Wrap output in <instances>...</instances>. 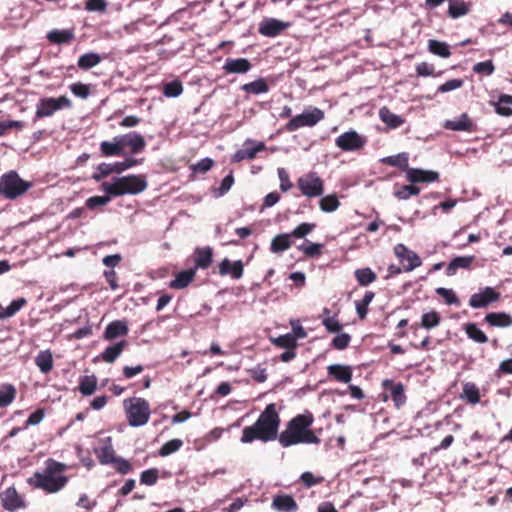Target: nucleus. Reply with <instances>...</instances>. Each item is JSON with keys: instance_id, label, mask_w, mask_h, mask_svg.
<instances>
[{"instance_id": "obj_59", "label": "nucleus", "mask_w": 512, "mask_h": 512, "mask_svg": "<svg viewBox=\"0 0 512 512\" xmlns=\"http://www.w3.org/2000/svg\"><path fill=\"white\" fill-rule=\"evenodd\" d=\"M111 197L112 196H110L108 194L106 196H92L86 200L85 206L88 209L94 210L97 207L104 206V205L108 204L111 200Z\"/></svg>"}, {"instance_id": "obj_3", "label": "nucleus", "mask_w": 512, "mask_h": 512, "mask_svg": "<svg viewBox=\"0 0 512 512\" xmlns=\"http://www.w3.org/2000/svg\"><path fill=\"white\" fill-rule=\"evenodd\" d=\"M147 188V182L142 175L114 177L111 182H103L101 190L112 197L125 194H139Z\"/></svg>"}, {"instance_id": "obj_33", "label": "nucleus", "mask_w": 512, "mask_h": 512, "mask_svg": "<svg viewBox=\"0 0 512 512\" xmlns=\"http://www.w3.org/2000/svg\"><path fill=\"white\" fill-rule=\"evenodd\" d=\"M95 453L101 464H112L116 458L110 438L102 446L96 448Z\"/></svg>"}, {"instance_id": "obj_58", "label": "nucleus", "mask_w": 512, "mask_h": 512, "mask_svg": "<svg viewBox=\"0 0 512 512\" xmlns=\"http://www.w3.org/2000/svg\"><path fill=\"white\" fill-rule=\"evenodd\" d=\"M316 227L315 223H301L291 232L292 237L295 238H304L309 233H311Z\"/></svg>"}, {"instance_id": "obj_5", "label": "nucleus", "mask_w": 512, "mask_h": 512, "mask_svg": "<svg viewBox=\"0 0 512 512\" xmlns=\"http://www.w3.org/2000/svg\"><path fill=\"white\" fill-rule=\"evenodd\" d=\"M31 187L32 183L20 178L14 170L0 177V195L6 199L14 200L24 195Z\"/></svg>"}, {"instance_id": "obj_26", "label": "nucleus", "mask_w": 512, "mask_h": 512, "mask_svg": "<svg viewBox=\"0 0 512 512\" xmlns=\"http://www.w3.org/2000/svg\"><path fill=\"white\" fill-rule=\"evenodd\" d=\"M475 261V256H457L453 258L446 268V275L453 276L456 274L458 269H471L472 264Z\"/></svg>"}, {"instance_id": "obj_51", "label": "nucleus", "mask_w": 512, "mask_h": 512, "mask_svg": "<svg viewBox=\"0 0 512 512\" xmlns=\"http://www.w3.org/2000/svg\"><path fill=\"white\" fill-rule=\"evenodd\" d=\"M463 395L471 404H477L480 401L479 389L474 383L464 385Z\"/></svg>"}, {"instance_id": "obj_62", "label": "nucleus", "mask_w": 512, "mask_h": 512, "mask_svg": "<svg viewBox=\"0 0 512 512\" xmlns=\"http://www.w3.org/2000/svg\"><path fill=\"white\" fill-rule=\"evenodd\" d=\"M45 417V409L38 408L30 414L28 419L25 421L23 429H27L29 426L38 425Z\"/></svg>"}, {"instance_id": "obj_16", "label": "nucleus", "mask_w": 512, "mask_h": 512, "mask_svg": "<svg viewBox=\"0 0 512 512\" xmlns=\"http://www.w3.org/2000/svg\"><path fill=\"white\" fill-rule=\"evenodd\" d=\"M245 148L238 150L234 154V161L240 162L242 160L248 159L253 160L257 153L263 151L266 149V145L263 142H254V141H247L245 144Z\"/></svg>"}, {"instance_id": "obj_28", "label": "nucleus", "mask_w": 512, "mask_h": 512, "mask_svg": "<svg viewBox=\"0 0 512 512\" xmlns=\"http://www.w3.org/2000/svg\"><path fill=\"white\" fill-rule=\"evenodd\" d=\"M128 346L126 340H121L113 345L108 346L101 354L100 358L106 363H113Z\"/></svg>"}, {"instance_id": "obj_6", "label": "nucleus", "mask_w": 512, "mask_h": 512, "mask_svg": "<svg viewBox=\"0 0 512 512\" xmlns=\"http://www.w3.org/2000/svg\"><path fill=\"white\" fill-rule=\"evenodd\" d=\"M72 107L71 100L62 95L58 98L54 97H43L36 103V111L33 117V122H37L39 119L51 117L55 112L61 109H67Z\"/></svg>"}, {"instance_id": "obj_39", "label": "nucleus", "mask_w": 512, "mask_h": 512, "mask_svg": "<svg viewBox=\"0 0 512 512\" xmlns=\"http://www.w3.org/2000/svg\"><path fill=\"white\" fill-rule=\"evenodd\" d=\"M375 293L373 291H366L361 300L355 301V308L359 319L364 320L368 314V306L373 301Z\"/></svg>"}, {"instance_id": "obj_53", "label": "nucleus", "mask_w": 512, "mask_h": 512, "mask_svg": "<svg viewBox=\"0 0 512 512\" xmlns=\"http://www.w3.org/2000/svg\"><path fill=\"white\" fill-rule=\"evenodd\" d=\"M322 325L329 333H339L343 329L337 315L326 316L322 319Z\"/></svg>"}, {"instance_id": "obj_18", "label": "nucleus", "mask_w": 512, "mask_h": 512, "mask_svg": "<svg viewBox=\"0 0 512 512\" xmlns=\"http://www.w3.org/2000/svg\"><path fill=\"white\" fill-rule=\"evenodd\" d=\"M252 68V64L246 58H227L223 69L228 74H244Z\"/></svg>"}, {"instance_id": "obj_19", "label": "nucleus", "mask_w": 512, "mask_h": 512, "mask_svg": "<svg viewBox=\"0 0 512 512\" xmlns=\"http://www.w3.org/2000/svg\"><path fill=\"white\" fill-rule=\"evenodd\" d=\"M272 508L279 512H296L298 504L291 495L277 494L272 501Z\"/></svg>"}, {"instance_id": "obj_15", "label": "nucleus", "mask_w": 512, "mask_h": 512, "mask_svg": "<svg viewBox=\"0 0 512 512\" xmlns=\"http://www.w3.org/2000/svg\"><path fill=\"white\" fill-rule=\"evenodd\" d=\"M382 387L386 392L390 393L395 406L399 408L406 402V395L404 392V385L401 382H394L391 379H385L382 382Z\"/></svg>"}, {"instance_id": "obj_45", "label": "nucleus", "mask_w": 512, "mask_h": 512, "mask_svg": "<svg viewBox=\"0 0 512 512\" xmlns=\"http://www.w3.org/2000/svg\"><path fill=\"white\" fill-rule=\"evenodd\" d=\"M428 49L431 53L442 58H448L451 55L450 47L446 42L430 39L428 41Z\"/></svg>"}, {"instance_id": "obj_4", "label": "nucleus", "mask_w": 512, "mask_h": 512, "mask_svg": "<svg viewBox=\"0 0 512 512\" xmlns=\"http://www.w3.org/2000/svg\"><path fill=\"white\" fill-rule=\"evenodd\" d=\"M128 424L132 427H140L148 423L150 419V404L141 397H131L123 401Z\"/></svg>"}, {"instance_id": "obj_47", "label": "nucleus", "mask_w": 512, "mask_h": 512, "mask_svg": "<svg viewBox=\"0 0 512 512\" xmlns=\"http://www.w3.org/2000/svg\"><path fill=\"white\" fill-rule=\"evenodd\" d=\"M319 206L323 212L331 213L339 208L340 202L336 194H330L320 199Z\"/></svg>"}, {"instance_id": "obj_40", "label": "nucleus", "mask_w": 512, "mask_h": 512, "mask_svg": "<svg viewBox=\"0 0 512 512\" xmlns=\"http://www.w3.org/2000/svg\"><path fill=\"white\" fill-rule=\"evenodd\" d=\"M16 388L12 384H3L0 388V408H5L13 403L16 398Z\"/></svg>"}, {"instance_id": "obj_29", "label": "nucleus", "mask_w": 512, "mask_h": 512, "mask_svg": "<svg viewBox=\"0 0 512 512\" xmlns=\"http://www.w3.org/2000/svg\"><path fill=\"white\" fill-rule=\"evenodd\" d=\"M195 275L196 271L193 268L181 271L170 281L169 287L172 289H184L194 280Z\"/></svg>"}, {"instance_id": "obj_22", "label": "nucleus", "mask_w": 512, "mask_h": 512, "mask_svg": "<svg viewBox=\"0 0 512 512\" xmlns=\"http://www.w3.org/2000/svg\"><path fill=\"white\" fill-rule=\"evenodd\" d=\"M129 332V328L127 326V323L122 320H114L110 322L104 333H103V339L107 341H111L117 337L120 336H126Z\"/></svg>"}, {"instance_id": "obj_17", "label": "nucleus", "mask_w": 512, "mask_h": 512, "mask_svg": "<svg viewBox=\"0 0 512 512\" xmlns=\"http://www.w3.org/2000/svg\"><path fill=\"white\" fill-rule=\"evenodd\" d=\"M243 272L244 266L241 260L232 262L225 258L219 263V274L221 276L230 275L233 279H240L243 276Z\"/></svg>"}, {"instance_id": "obj_52", "label": "nucleus", "mask_w": 512, "mask_h": 512, "mask_svg": "<svg viewBox=\"0 0 512 512\" xmlns=\"http://www.w3.org/2000/svg\"><path fill=\"white\" fill-rule=\"evenodd\" d=\"M183 446V441L180 439H172L164 443L159 449V455L162 457L168 456L178 451Z\"/></svg>"}, {"instance_id": "obj_36", "label": "nucleus", "mask_w": 512, "mask_h": 512, "mask_svg": "<svg viewBox=\"0 0 512 512\" xmlns=\"http://www.w3.org/2000/svg\"><path fill=\"white\" fill-rule=\"evenodd\" d=\"M35 364L39 370L47 374L53 369V356L50 350H43L35 357Z\"/></svg>"}, {"instance_id": "obj_8", "label": "nucleus", "mask_w": 512, "mask_h": 512, "mask_svg": "<svg viewBox=\"0 0 512 512\" xmlns=\"http://www.w3.org/2000/svg\"><path fill=\"white\" fill-rule=\"evenodd\" d=\"M297 187L302 195L314 198L323 194L324 181L316 172H309L297 179Z\"/></svg>"}, {"instance_id": "obj_7", "label": "nucleus", "mask_w": 512, "mask_h": 512, "mask_svg": "<svg viewBox=\"0 0 512 512\" xmlns=\"http://www.w3.org/2000/svg\"><path fill=\"white\" fill-rule=\"evenodd\" d=\"M0 504L8 512H17L28 507L25 494L19 492L14 485L0 491Z\"/></svg>"}, {"instance_id": "obj_9", "label": "nucleus", "mask_w": 512, "mask_h": 512, "mask_svg": "<svg viewBox=\"0 0 512 512\" xmlns=\"http://www.w3.org/2000/svg\"><path fill=\"white\" fill-rule=\"evenodd\" d=\"M325 117V113L323 110L314 107L309 111H304L302 114H299L290 119L285 125V129L288 132H294L301 127H313L318 122L322 121Z\"/></svg>"}, {"instance_id": "obj_23", "label": "nucleus", "mask_w": 512, "mask_h": 512, "mask_svg": "<svg viewBox=\"0 0 512 512\" xmlns=\"http://www.w3.org/2000/svg\"><path fill=\"white\" fill-rule=\"evenodd\" d=\"M444 128L452 131H475V124L470 119L467 113H463L459 119L447 120L444 123Z\"/></svg>"}, {"instance_id": "obj_24", "label": "nucleus", "mask_w": 512, "mask_h": 512, "mask_svg": "<svg viewBox=\"0 0 512 512\" xmlns=\"http://www.w3.org/2000/svg\"><path fill=\"white\" fill-rule=\"evenodd\" d=\"M46 38L51 44L65 45L70 44L75 39V34L73 29H53L47 33Z\"/></svg>"}, {"instance_id": "obj_25", "label": "nucleus", "mask_w": 512, "mask_h": 512, "mask_svg": "<svg viewBox=\"0 0 512 512\" xmlns=\"http://www.w3.org/2000/svg\"><path fill=\"white\" fill-rule=\"evenodd\" d=\"M66 469V466L62 463H58L56 461L50 460L47 464L46 475L42 476L40 474H36V480H67L65 476H61Z\"/></svg>"}, {"instance_id": "obj_10", "label": "nucleus", "mask_w": 512, "mask_h": 512, "mask_svg": "<svg viewBox=\"0 0 512 512\" xmlns=\"http://www.w3.org/2000/svg\"><path fill=\"white\" fill-rule=\"evenodd\" d=\"M367 140L355 130H349L340 134L335 139V145L344 152H356L366 145Z\"/></svg>"}, {"instance_id": "obj_27", "label": "nucleus", "mask_w": 512, "mask_h": 512, "mask_svg": "<svg viewBox=\"0 0 512 512\" xmlns=\"http://www.w3.org/2000/svg\"><path fill=\"white\" fill-rule=\"evenodd\" d=\"M484 321L491 327L506 328L512 325V316L505 312H490Z\"/></svg>"}, {"instance_id": "obj_44", "label": "nucleus", "mask_w": 512, "mask_h": 512, "mask_svg": "<svg viewBox=\"0 0 512 512\" xmlns=\"http://www.w3.org/2000/svg\"><path fill=\"white\" fill-rule=\"evenodd\" d=\"M101 60L102 58L99 54L90 52L81 55L78 59L77 65L82 70H88L97 66Z\"/></svg>"}, {"instance_id": "obj_54", "label": "nucleus", "mask_w": 512, "mask_h": 512, "mask_svg": "<svg viewBox=\"0 0 512 512\" xmlns=\"http://www.w3.org/2000/svg\"><path fill=\"white\" fill-rule=\"evenodd\" d=\"M34 487L43 490L46 494L60 491L67 482H33Z\"/></svg>"}, {"instance_id": "obj_21", "label": "nucleus", "mask_w": 512, "mask_h": 512, "mask_svg": "<svg viewBox=\"0 0 512 512\" xmlns=\"http://www.w3.org/2000/svg\"><path fill=\"white\" fill-rule=\"evenodd\" d=\"M213 261V249L209 246L197 247L194 250V262L195 266L193 269H207Z\"/></svg>"}, {"instance_id": "obj_42", "label": "nucleus", "mask_w": 512, "mask_h": 512, "mask_svg": "<svg viewBox=\"0 0 512 512\" xmlns=\"http://www.w3.org/2000/svg\"><path fill=\"white\" fill-rule=\"evenodd\" d=\"M464 330L469 339L481 344L488 342L487 335L477 326L476 323L465 324Z\"/></svg>"}, {"instance_id": "obj_30", "label": "nucleus", "mask_w": 512, "mask_h": 512, "mask_svg": "<svg viewBox=\"0 0 512 512\" xmlns=\"http://www.w3.org/2000/svg\"><path fill=\"white\" fill-rule=\"evenodd\" d=\"M379 117L381 121L385 123L390 129H396L405 123V119L403 117L394 114L386 106L380 108Z\"/></svg>"}, {"instance_id": "obj_55", "label": "nucleus", "mask_w": 512, "mask_h": 512, "mask_svg": "<svg viewBox=\"0 0 512 512\" xmlns=\"http://www.w3.org/2000/svg\"><path fill=\"white\" fill-rule=\"evenodd\" d=\"M100 151L103 156L110 157V156H120L121 153V147L118 146L114 141H103L100 143Z\"/></svg>"}, {"instance_id": "obj_14", "label": "nucleus", "mask_w": 512, "mask_h": 512, "mask_svg": "<svg viewBox=\"0 0 512 512\" xmlns=\"http://www.w3.org/2000/svg\"><path fill=\"white\" fill-rule=\"evenodd\" d=\"M406 180L411 184L432 183L439 180V173L433 170L410 168L407 170Z\"/></svg>"}, {"instance_id": "obj_32", "label": "nucleus", "mask_w": 512, "mask_h": 512, "mask_svg": "<svg viewBox=\"0 0 512 512\" xmlns=\"http://www.w3.org/2000/svg\"><path fill=\"white\" fill-rule=\"evenodd\" d=\"M380 162L389 166L397 167L398 169L405 171L406 173L407 170L410 169L409 155L406 152H402L393 156L384 157L380 160Z\"/></svg>"}, {"instance_id": "obj_48", "label": "nucleus", "mask_w": 512, "mask_h": 512, "mask_svg": "<svg viewBox=\"0 0 512 512\" xmlns=\"http://www.w3.org/2000/svg\"><path fill=\"white\" fill-rule=\"evenodd\" d=\"M441 316L437 311H430L424 313L421 317V327L429 330L437 327L440 324Z\"/></svg>"}, {"instance_id": "obj_43", "label": "nucleus", "mask_w": 512, "mask_h": 512, "mask_svg": "<svg viewBox=\"0 0 512 512\" xmlns=\"http://www.w3.org/2000/svg\"><path fill=\"white\" fill-rule=\"evenodd\" d=\"M127 140H128L127 147L130 148L131 153L138 154V153H141L142 151H144V149L146 147V142L142 135H140L136 132H131V133H128Z\"/></svg>"}, {"instance_id": "obj_38", "label": "nucleus", "mask_w": 512, "mask_h": 512, "mask_svg": "<svg viewBox=\"0 0 512 512\" xmlns=\"http://www.w3.org/2000/svg\"><path fill=\"white\" fill-rule=\"evenodd\" d=\"M420 194V188L415 184L409 185H396L393 195L399 200H407L412 196H417Z\"/></svg>"}, {"instance_id": "obj_46", "label": "nucleus", "mask_w": 512, "mask_h": 512, "mask_svg": "<svg viewBox=\"0 0 512 512\" xmlns=\"http://www.w3.org/2000/svg\"><path fill=\"white\" fill-rule=\"evenodd\" d=\"M324 245L321 243H311L307 241L304 244L297 246V249L301 251L308 258H315L322 254Z\"/></svg>"}, {"instance_id": "obj_12", "label": "nucleus", "mask_w": 512, "mask_h": 512, "mask_svg": "<svg viewBox=\"0 0 512 512\" xmlns=\"http://www.w3.org/2000/svg\"><path fill=\"white\" fill-rule=\"evenodd\" d=\"M290 26V22H284L276 18H264L259 23L258 32L264 37L274 38L279 36Z\"/></svg>"}, {"instance_id": "obj_41", "label": "nucleus", "mask_w": 512, "mask_h": 512, "mask_svg": "<svg viewBox=\"0 0 512 512\" xmlns=\"http://www.w3.org/2000/svg\"><path fill=\"white\" fill-rule=\"evenodd\" d=\"M354 276L360 286H368L377 279L376 273L369 267L357 269Z\"/></svg>"}, {"instance_id": "obj_57", "label": "nucleus", "mask_w": 512, "mask_h": 512, "mask_svg": "<svg viewBox=\"0 0 512 512\" xmlns=\"http://www.w3.org/2000/svg\"><path fill=\"white\" fill-rule=\"evenodd\" d=\"M351 342V336L348 333H341L335 336L331 341V346L337 350L346 349Z\"/></svg>"}, {"instance_id": "obj_37", "label": "nucleus", "mask_w": 512, "mask_h": 512, "mask_svg": "<svg viewBox=\"0 0 512 512\" xmlns=\"http://www.w3.org/2000/svg\"><path fill=\"white\" fill-rule=\"evenodd\" d=\"M78 389L83 396L92 395L97 389V377L95 375L80 377Z\"/></svg>"}, {"instance_id": "obj_35", "label": "nucleus", "mask_w": 512, "mask_h": 512, "mask_svg": "<svg viewBox=\"0 0 512 512\" xmlns=\"http://www.w3.org/2000/svg\"><path fill=\"white\" fill-rule=\"evenodd\" d=\"M241 90L247 94L259 95L269 91V85L264 78L256 79L255 81L246 83L241 86Z\"/></svg>"}, {"instance_id": "obj_61", "label": "nucleus", "mask_w": 512, "mask_h": 512, "mask_svg": "<svg viewBox=\"0 0 512 512\" xmlns=\"http://www.w3.org/2000/svg\"><path fill=\"white\" fill-rule=\"evenodd\" d=\"M436 293H437V295L442 297L445 300L446 304H448V305H452V304L458 305L459 304L458 297L456 296L454 291L451 289L439 287L436 289Z\"/></svg>"}, {"instance_id": "obj_49", "label": "nucleus", "mask_w": 512, "mask_h": 512, "mask_svg": "<svg viewBox=\"0 0 512 512\" xmlns=\"http://www.w3.org/2000/svg\"><path fill=\"white\" fill-rule=\"evenodd\" d=\"M183 92V85L180 80H173L165 83L163 86V94L166 97H178Z\"/></svg>"}, {"instance_id": "obj_1", "label": "nucleus", "mask_w": 512, "mask_h": 512, "mask_svg": "<svg viewBox=\"0 0 512 512\" xmlns=\"http://www.w3.org/2000/svg\"><path fill=\"white\" fill-rule=\"evenodd\" d=\"M280 422L276 404H268L253 425L244 427L241 442L251 443L260 440L266 443L278 439Z\"/></svg>"}, {"instance_id": "obj_20", "label": "nucleus", "mask_w": 512, "mask_h": 512, "mask_svg": "<svg viewBox=\"0 0 512 512\" xmlns=\"http://www.w3.org/2000/svg\"><path fill=\"white\" fill-rule=\"evenodd\" d=\"M327 374L330 378L341 383H349L353 376L351 367L342 364L329 365L327 367Z\"/></svg>"}, {"instance_id": "obj_60", "label": "nucleus", "mask_w": 512, "mask_h": 512, "mask_svg": "<svg viewBox=\"0 0 512 512\" xmlns=\"http://www.w3.org/2000/svg\"><path fill=\"white\" fill-rule=\"evenodd\" d=\"M69 89L75 96L82 99H86L90 95V86L81 82L71 84Z\"/></svg>"}, {"instance_id": "obj_11", "label": "nucleus", "mask_w": 512, "mask_h": 512, "mask_svg": "<svg viewBox=\"0 0 512 512\" xmlns=\"http://www.w3.org/2000/svg\"><path fill=\"white\" fill-rule=\"evenodd\" d=\"M394 253L403 264V270L410 272L422 265V260L414 251L409 250L404 244H397Z\"/></svg>"}, {"instance_id": "obj_56", "label": "nucleus", "mask_w": 512, "mask_h": 512, "mask_svg": "<svg viewBox=\"0 0 512 512\" xmlns=\"http://www.w3.org/2000/svg\"><path fill=\"white\" fill-rule=\"evenodd\" d=\"M473 72L481 75L489 76L494 73L495 66L492 60H486L483 62H478L473 66Z\"/></svg>"}, {"instance_id": "obj_63", "label": "nucleus", "mask_w": 512, "mask_h": 512, "mask_svg": "<svg viewBox=\"0 0 512 512\" xmlns=\"http://www.w3.org/2000/svg\"><path fill=\"white\" fill-rule=\"evenodd\" d=\"M277 174H278V177H279V180H280V190L282 192L289 191L293 187V184L290 181V177H289V174H288L287 170L285 168H282V167L278 168Z\"/></svg>"}, {"instance_id": "obj_31", "label": "nucleus", "mask_w": 512, "mask_h": 512, "mask_svg": "<svg viewBox=\"0 0 512 512\" xmlns=\"http://www.w3.org/2000/svg\"><path fill=\"white\" fill-rule=\"evenodd\" d=\"M291 238V233H283L276 235L271 241V252L275 254H280L289 249L292 246Z\"/></svg>"}, {"instance_id": "obj_64", "label": "nucleus", "mask_w": 512, "mask_h": 512, "mask_svg": "<svg viewBox=\"0 0 512 512\" xmlns=\"http://www.w3.org/2000/svg\"><path fill=\"white\" fill-rule=\"evenodd\" d=\"M27 304V301L25 298H18L16 300H13L10 305L5 308L6 311V318L14 316L18 311H20L25 305Z\"/></svg>"}, {"instance_id": "obj_34", "label": "nucleus", "mask_w": 512, "mask_h": 512, "mask_svg": "<svg viewBox=\"0 0 512 512\" xmlns=\"http://www.w3.org/2000/svg\"><path fill=\"white\" fill-rule=\"evenodd\" d=\"M470 11V4L464 0H449L448 15L452 19L465 16Z\"/></svg>"}, {"instance_id": "obj_2", "label": "nucleus", "mask_w": 512, "mask_h": 512, "mask_svg": "<svg viewBox=\"0 0 512 512\" xmlns=\"http://www.w3.org/2000/svg\"><path fill=\"white\" fill-rule=\"evenodd\" d=\"M313 422L314 416L310 411L294 416L279 434L280 445L287 448L297 444H319L320 438L311 429Z\"/></svg>"}, {"instance_id": "obj_50", "label": "nucleus", "mask_w": 512, "mask_h": 512, "mask_svg": "<svg viewBox=\"0 0 512 512\" xmlns=\"http://www.w3.org/2000/svg\"><path fill=\"white\" fill-rule=\"evenodd\" d=\"M273 343L279 347L284 349H295L297 347V341L295 340L294 335H290V333L280 335L277 338L273 339Z\"/></svg>"}, {"instance_id": "obj_13", "label": "nucleus", "mask_w": 512, "mask_h": 512, "mask_svg": "<svg viewBox=\"0 0 512 512\" xmlns=\"http://www.w3.org/2000/svg\"><path fill=\"white\" fill-rule=\"evenodd\" d=\"M500 293L495 291L492 287H485L478 293L471 295L469 305L472 308H485L489 304L496 302L500 299Z\"/></svg>"}]
</instances>
